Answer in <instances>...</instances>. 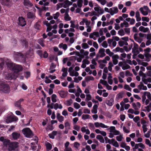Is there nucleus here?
<instances>
[{"mask_svg":"<svg viewBox=\"0 0 151 151\" xmlns=\"http://www.w3.org/2000/svg\"><path fill=\"white\" fill-rule=\"evenodd\" d=\"M8 66L14 71V73H18L21 71L23 69L22 65L15 63H10L8 64Z\"/></svg>","mask_w":151,"mask_h":151,"instance_id":"f257e3e1","label":"nucleus"},{"mask_svg":"<svg viewBox=\"0 0 151 151\" xmlns=\"http://www.w3.org/2000/svg\"><path fill=\"white\" fill-rule=\"evenodd\" d=\"M14 57L16 61L22 63H25L26 61V56L21 52H15Z\"/></svg>","mask_w":151,"mask_h":151,"instance_id":"f03ea898","label":"nucleus"},{"mask_svg":"<svg viewBox=\"0 0 151 151\" xmlns=\"http://www.w3.org/2000/svg\"><path fill=\"white\" fill-rule=\"evenodd\" d=\"M22 132L24 136L28 138H31L34 136L32 131L29 128H25L22 130Z\"/></svg>","mask_w":151,"mask_h":151,"instance_id":"7ed1b4c3","label":"nucleus"},{"mask_svg":"<svg viewBox=\"0 0 151 151\" xmlns=\"http://www.w3.org/2000/svg\"><path fill=\"white\" fill-rule=\"evenodd\" d=\"M10 88L8 84L2 81L0 82V91L4 93H8L10 91Z\"/></svg>","mask_w":151,"mask_h":151,"instance_id":"20e7f679","label":"nucleus"},{"mask_svg":"<svg viewBox=\"0 0 151 151\" xmlns=\"http://www.w3.org/2000/svg\"><path fill=\"white\" fill-rule=\"evenodd\" d=\"M18 118L14 115H9L7 117L6 122L7 123H11L13 122L17 121Z\"/></svg>","mask_w":151,"mask_h":151,"instance_id":"39448f33","label":"nucleus"},{"mask_svg":"<svg viewBox=\"0 0 151 151\" xmlns=\"http://www.w3.org/2000/svg\"><path fill=\"white\" fill-rule=\"evenodd\" d=\"M18 143L17 142H12L9 144L8 149L9 151L14 150L17 147Z\"/></svg>","mask_w":151,"mask_h":151,"instance_id":"423d86ee","label":"nucleus"},{"mask_svg":"<svg viewBox=\"0 0 151 151\" xmlns=\"http://www.w3.org/2000/svg\"><path fill=\"white\" fill-rule=\"evenodd\" d=\"M36 53L41 58H46L48 57V54L47 52L46 51H45L43 55L42 51L40 50H37L36 51Z\"/></svg>","mask_w":151,"mask_h":151,"instance_id":"0eeeda50","label":"nucleus"},{"mask_svg":"<svg viewBox=\"0 0 151 151\" xmlns=\"http://www.w3.org/2000/svg\"><path fill=\"white\" fill-rule=\"evenodd\" d=\"M18 24L19 25L24 27L26 24V22L24 19L22 17H19L18 18Z\"/></svg>","mask_w":151,"mask_h":151,"instance_id":"6e6552de","label":"nucleus"},{"mask_svg":"<svg viewBox=\"0 0 151 151\" xmlns=\"http://www.w3.org/2000/svg\"><path fill=\"white\" fill-rule=\"evenodd\" d=\"M20 42L22 45L25 48H27L28 47V40L26 39L23 38L21 39Z\"/></svg>","mask_w":151,"mask_h":151,"instance_id":"1a4fd4ad","label":"nucleus"},{"mask_svg":"<svg viewBox=\"0 0 151 151\" xmlns=\"http://www.w3.org/2000/svg\"><path fill=\"white\" fill-rule=\"evenodd\" d=\"M110 13L111 16H113L114 14L117 13L119 11L117 7H114L109 9Z\"/></svg>","mask_w":151,"mask_h":151,"instance_id":"9d476101","label":"nucleus"},{"mask_svg":"<svg viewBox=\"0 0 151 151\" xmlns=\"http://www.w3.org/2000/svg\"><path fill=\"white\" fill-rule=\"evenodd\" d=\"M124 93L123 91H121L118 93L116 97V100H118L120 99H122L124 96Z\"/></svg>","mask_w":151,"mask_h":151,"instance_id":"9b49d317","label":"nucleus"},{"mask_svg":"<svg viewBox=\"0 0 151 151\" xmlns=\"http://www.w3.org/2000/svg\"><path fill=\"white\" fill-rule=\"evenodd\" d=\"M12 136L14 140H16L19 138L20 136V134L15 132L12 133Z\"/></svg>","mask_w":151,"mask_h":151,"instance_id":"f8f14e48","label":"nucleus"},{"mask_svg":"<svg viewBox=\"0 0 151 151\" xmlns=\"http://www.w3.org/2000/svg\"><path fill=\"white\" fill-rule=\"evenodd\" d=\"M119 56L118 55H114L112 57V58L113 59V62L114 64L115 65H116L118 62V60L117 59L119 58Z\"/></svg>","mask_w":151,"mask_h":151,"instance_id":"ddd939ff","label":"nucleus"},{"mask_svg":"<svg viewBox=\"0 0 151 151\" xmlns=\"http://www.w3.org/2000/svg\"><path fill=\"white\" fill-rule=\"evenodd\" d=\"M114 103V99L111 98L109 100H106V103L107 105L109 106H112Z\"/></svg>","mask_w":151,"mask_h":151,"instance_id":"4468645a","label":"nucleus"},{"mask_svg":"<svg viewBox=\"0 0 151 151\" xmlns=\"http://www.w3.org/2000/svg\"><path fill=\"white\" fill-rule=\"evenodd\" d=\"M25 6L28 7H32L33 4L30 2L29 0H24L23 2Z\"/></svg>","mask_w":151,"mask_h":151,"instance_id":"2eb2a0df","label":"nucleus"},{"mask_svg":"<svg viewBox=\"0 0 151 151\" xmlns=\"http://www.w3.org/2000/svg\"><path fill=\"white\" fill-rule=\"evenodd\" d=\"M105 51V49L103 48H101L100 49L99 52L100 54L99 56L100 58H102L106 55V54L104 53Z\"/></svg>","mask_w":151,"mask_h":151,"instance_id":"dca6fc26","label":"nucleus"},{"mask_svg":"<svg viewBox=\"0 0 151 151\" xmlns=\"http://www.w3.org/2000/svg\"><path fill=\"white\" fill-rule=\"evenodd\" d=\"M58 93L62 98H65L66 96V92L63 90L58 91Z\"/></svg>","mask_w":151,"mask_h":151,"instance_id":"f3484780","label":"nucleus"},{"mask_svg":"<svg viewBox=\"0 0 151 151\" xmlns=\"http://www.w3.org/2000/svg\"><path fill=\"white\" fill-rule=\"evenodd\" d=\"M57 132L56 131H53L52 133L49 134L48 136L49 137L52 139L55 138V136L57 134Z\"/></svg>","mask_w":151,"mask_h":151,"instance_id":"a211bd4d","label":"nucleus"},{"mask_svg":"<svg viewBox=\"0 0 151 151\" xmlns=\"http://www.w3.org/2000/svg\"><path fill=\"white\" fill-rule=\"evenodd\" d=\"M24 100L23 99H21L18 101L16 102L15 103V106L20 107H21V102Z\"/></svg>","mask_w":151,"mask_h":151,"instance_id":"6ab92c4d","label":"nucleus"},{"mask_svg":"<svg viewBox=\"0 0 151 151\" xmlns=\"http://www.w3.org/2000/svg\"><path fill=\"white\" fill-rule=\"evenodd\" d=\"M134 43V47L132 48V52L135 53V50L138 49V45L132 40Z\"/></svg>","mask_w":151,"mask_h":151,"instance_id":"aec40b11","label":"nucleus"},{"mask_svg":"<svg viewBox=\"0 0 151 151\" xmlns=\"http://www.w3.org/2000/svg\"><path fill=\"white\" fill-rule=\"evenodd\" d=\"M59 47L60 48H62L64 50H65L67 49L68 46H67V44H63V43H61L59 45Z\"/></svg>","mask_w":151,"mask_h":151,"instance_id":"412c9836","label":"nucleus"},{"mask_svg":"<svg viewBox=\"0 0 151 151\" xmlns=\"http://www.w3.org/2000/svg\"><path fill=\"white\" fill-rule=\"evenodd\" d=\"M105 139V142L106 143H108L110 144H111L112 143H113L114 142L115 139H112L111 140H111L109 139L108 137H104Z\"/></svg>","mask_w":151,"mask_h":151,"instance_id":"4be33fe9","label":"nucleus"},{"mask_svg":"<svg viewBox=\"0 0 151 151\" xmlns=\"http://www.w3.org/2000/svg\"><path fill=\"white\" fill-rule=\"evenodd\" d=\"M35 17L34 13L33 12H29L27 13V17L28 19H32Z\"/></svg>","mask_w":151,"mask_h":151,"instance_id":"5701e85b","label":"nucleus"},{"mask_svg":"<svg viewBox=\"0 0 151 151\" xmlns=\"http://www.w3.org/2000/svg\"><path fill=\"white\" fill-rule=\"evenodd\" d=\"M96 138L99 140L100 142L103 143L104 142V139L101 135H98L96 137Z\"/></svg>","mask_w":151,"mask_h":151,"instance_id":"b1692460","label":"nucleus"},{"mask_svg":"<svg viewBox=\"0 0 151 151\" xmlns=\"http://www.w3.org/2000/svg\"><path fill=\"white\" fill-rule=\"evenodd\" d=\"M98 107L97 105L95 104L94 105L93 107V109L91 110V112L93 113L96 114L97 113V109Z\"/></svg>","mask_w":151,"mask_h":151,"instance_id":"393cba45","label":"nucleus"},{"mask_svg":"<svg viewBox=\"0 0 151 151\" xmlns=\"http://www.w3.org/2000/svg\"><path fill=\"white\" fill-rule=\"evenodd\" d=\"M139 10L140 11L142 14L144 16H146L148 14V11H145L143 10V7H141L139 9Z\"/></svg>","mask_w":151,"mask_h":151,"instance_id":"a878e982","label":"nucleus"},{"mask_svg":"<svg viewBox=\"0 0 151 151\" xmlns=\"http://www.w3.org/2000/svg\"><path fill=\"white\" fill-rule=\"evenodd\" d=\"M56 95L55 94H53L51 96V100L52 102L55 103L57 101L56 98Z\"/></svg>","mask_w":151,"mask_h":151,"instance_id":"bb28decb","label":"nucleus"},{"mask_svg":"<svg viewBox=\"0 0 151 151\" xmlns=\"http://www.w3.org/2000/svg\"><path fill=\"white\" fill-rule=\"evenodd\" d=\"M85 80L87 82L90 80H94V78L92 76H87L85 77Z\"/></svg>","mask_w":151,"mask_h":151,"instance_id":"cd10ccee","label":"nucleus"},{"mask_svg":"<svg viewBox=\"0 0 151 151\" xmlns=\"http://www.w3.org/2000/svg\"><path fill=\"white\" fill-rule=\"evenodd\" d=\"M46 149L47 151L51 150L52 148V145L50 143L47 142L46 145Z\"/></svg>","mask_w":151,"mask_h":151,"instance_id":"c85d7f7f","label":"nucleus"},{"mask_svg":"<svg viewBox=\"0 0 151 151\" xmlns=\"http://www.w3.org/2000/svg\"><path fill=\"white\" fill-rule=\"evenodd\" d=\"M64 19L65 21H70L71 19V18L69 16L68 14H65Z\"/></svg>","mask_w":151,"mask_h":151,"instance_id":"c756f323","label":"nucleus"},{"mask_svg":"<svg viewBox=\"0 0 151 151\" xmlns=\"http://www.w3.org/2000/svg\"><path fill=\"white\" fill-rule=\"evenodd\" d=\"M83 3V0H78L77 1L78 6L80 8H81L82 6Z\"/></svg>","mask_w":151,"mask_h":151,"instance_id":"7c9ffc66","label":"nucleus"},{"mask_svg":"<svg viewBox=\"0 0 151 151\" xmlns=\"http://www.w3.org/2000/svg\"><path fill=\"white\" fill-rule=\"evenodd\" d=\"M90 115L88 114H83L82 116V119L83 120L89 118Z\"/></svg>","mask_w":151,"mask_h":151,"instance_id":"2f4dec72","label":"nucleus"},{"mask_svg":"<svg viewBox=\"0 0 151 151\" xmlns=\"http://www.w3.org/2000/svg\"><path fill=\"white\" fill-rule=\"evenodd\" d=\"M124 88L125 89L129 91H131V88L130 87L129 85L127 84H125L124 86Z\"/></svg>","mask_w":151,"mask_h":151,"instance_id":"473e14b6","label":"nucleus"},{"mask_svg":"<svg viewBox=\"0 0 151 151\" xmlns=\"http://www.w3.org/2000/svg\"><path fill=\"white\" fill-rule=\"evenodd\" d=\"M40 25L37 22L35 24L34 27L37 30H40Z\"/></svg>","mask_w":151,"mask_h":151,"instance_id":"72a5a7b5","label":"nucleus"},{"mask_svg":"<svg viewBox=\"0 0 151 151\" xmlns=\"http://www.w3.org/2000/svg\"><path fill=\"white\" fill-rule=\"evenodd\" d=\"M63 3H59L57 4L56 5V10H58L60 8L63 7Z\"/></svg>","mask_w":151,"mask_h":151,"instance_id":"f704fd0d","label":"nucleus"},{"mask_svg":"<svg viewBox=\"0 0 151 151\" xmlns=\"http://www.w3.org/2000/svg\"><path fill=\"white\" fill-rule=\"evenodd\" d=\"M73 105L74 107L77 109H79L80 107V104L76 102L74 103L73 104Z\"/></svg>","mask_w":151,"mask_h":151,"instance_id":"c9c22d12","label":"nucleus"},{"mask_svg":"<svg viewBox=\"0 0 151 151\" xmlns=\"http://www.w3.org/2000/svg\"><path fill=\"white\" fill-rule=\"evenodd\" d=\"M60 15V13L58 12H56L55 14L53 15V18L55 19H57Z\"/></svg>","mask_w":151,"mask_h":151,"instance_id":"e433bc0d","label":"nucleus"},{"mask_svg":"<svg viewBox=\"0 0 151 151\" xmlns=\"http://www.w3.org/2000/svg\"><path fill=\"white\" fill-rule=\"evenodd\" d=\"M118 33L119 35L121 36H123L125 34L124 31L122 29L119 30L118 32Z\"/></svg>","mask_w":151,"mask_h":151,"instance_id":"4c0bfd02","label":"nucleus"},{"mask_svg":"<svg viewBox=\"0 0 151 151\" xmlns=\"http://www.w3.org/2000/svg\"><path fill=\"white\" fill-rule=\"evenodd\" d=\"M105 39V37L104 36H101V38H99L98 39V42L99 43H101L103 40Z\"/></svg>","mask_w":151,"mask_h":151,"instance_id":"58836bf2","label":"nucleus"},{"mask_svg":"<svg viewBox=\"0 0 151 151\" xmlns=\"http://www.w3.org/2000/svg\"><path fill=\"white\" fill-rule=\"evenodd\" d=\"M100 82L101 83L106 86L108 85L107 81L105 80H103L101 79L100 80Z\"/></svg>","mask_w":151,"mask_h":151,"instance_id":"ea45409f","label":"nucleus"},{"mask_svg":"<svg viewBox=\"0 0 151 151\" xmlns=\"http://www.w3.org/2000/svg\"><path fill=\"white\" fill-rule=\"evenodd\" d=\"M64 3L65 4H67L68 6H69L71 5L73 3L70 1L68 0H66L64 1Z\"/></svg>","mask_w":151,"mask_h":151,"instance_id":"a19ab883","label":"nucleus"},{"mask_svg":"<svg viewBox=\"0 0 151 151\" xmlns=\"http://www.w3.org/2000/svg\"><path fill=\"white\" fill-rule=\"evenodd\" d=\"M66 105L67 106H70L73 103V101L71 99H70L67 101Z\"/></svg>","mask_w":151,"mask_h":151,"instance_id":"79ce46f5","label":"nucleus"},{"mask_svg":"<svg viewBox=\"0 0 151 151\" xmlns=\"http://www.w3.org/2000/svg\"><path fill=\"white\" fill-rule=\"evenodd\" d=\"M143 94L145 95V96H147L148 99L151 96V94L150 92L145 91L144 92Z\"/></svg>","mask_w":151,"mask_h":151,"instance_id":"37998d69","label":"nucleus"},{"mask_svg":"<svg viewBox=\"0 0 151 151\" xmlns=\"http://www.w3.org/2000/svg\"><path fill=\"white\" fill-rule=\"evenodd\" d=\"M38 42L43 47H44L45 46V44L43 43V40L42 39H39L38 40Z\"/></svg>","mask_w":151,"mask_h":151,"instance_id":"c03bdc74","label":"nucleus"},{"mask_svg":"<svg viewBox=\"0 0 151 151\" xmlns=\"http://www.w3.org/2000/svg\"><path fill=\"white\" fill-rule=\"evenodd\" d=\"M65 126L66 128H67L68 129H70V124L68 122H67L65 123Z\"/></svg>","mask_w":151,"mask_h":151,"instance_id":"a18cd8bd","label":"nucleus"},{"mask_svg":"<svg viewBox=\"0 0 151 151\" xmlns=\"http://www.w3.org/2000/svg\"><path fill=\"white\" fill-rule=\"evenodd\" d=\"M83 21L84 22H85L86 25V27L88 26H90L89 25L91 24L90 21H88L87 19H83Z\"/></svg>","mask_w":151,"mask_h":151,"instance_id":"49530a36","label":"nucleus"},{"mask_svg":"<svg viewBox=\"0 0 151 151\" xmlns=\"http://www.w3.org/2000/svg\"><path fill=\"white\" fill-rule=\"evenodd\" d=\"M82 45V48L84 49H87L89 47L88 45L86 43H83Z\"/></svg>","mask_w":151,"mask_h":151,"instance_id":"de8ad7c7","label":"nucleus"},{"mask_svg":"<svg viewBox=\"0 0 151 151\" xmlns=\"http://www.w3.org/2000/svg\"><path fill=\"white\" fill-rule=\"evenodd\" d=\"M130 68V66L126 64L125 65L123 66L122 68L123 70H125L126 69H128Z\"/></svg>","mask_w":151,"mask_h":151,"instance_id":"09e8293b","label":"nucleus"},{"mask_svg":"<svg viewBox=\"0 0 151 151\" xmlns=\"http://www.w3.org/2000/svg\"><path fill=\"white\" fill-rule=\"evenodd\" d=\"M133 120L135 123H137L139 120L140 117L139 116H136L133 118Z\"/></svg>","mask_w":151,"mask_h":151,"instance_id":"8fccbe9b","label":"nucleus"},{"mask_svg":"<svg viewBox=\"0 0 151 151\" xmlns=\"http://www.w3.org/2000/svg\"><path fill=\"white\" fill-rule=\"evenodd\" d=\"M123 138L122 136L121 135L116 137V139L118 141H121Z\"/></svg>","mask_w":151,"mask_h":151,"instance_id":"3c124183","label":"nucleus"},{"mask_svg":"<svg viewBox=\"0 0 151 151\" xmlns=\"http://www.w3.org/2000/svg\"><path fill=\"white\" fill-rule=\"evenodd\" d=\"M10 140L8 139H5L4 141L3 142L4 144V145H8L10 143Z\"/></svg>","mask_w":151,"mask_h":151,"instance_id":"603ef678","label":"nucleus"},{"mask_svg":"<svg viewBox=\"0 0 151 151\" xmlns=\"http://www.w3.org/2000/svg\"><path fill=\"white\" fill-rule=\"evenodd\" d=\"M102 46L104 48H106L108 46V44L106 41H104L101 44Z\"/></svg>","mask_w":151,"mask_h":151,"instance_id":"864d4df0","label":"nucleus"},{"mask_svg":"<svg viewBox=\"0 0 151 151\" xmlns=\"http://www.w3.org/2000/svg\"><path fill=\"white\" fill-rule=\"evenodd\" d=\"M132 73H130V71L128 70H127L126 71L125 76H132Z\"/></svg>","mask_w":151,"mask_h":151,"instance_id":"5fc2aeb1","label":"nucleus"},{"mask_svg":"<svg viewBox=\"0 0 151 151\" xmlns=\"http://www.w3.org/2000/svg\"><path fill=\"white\" fill-rule=\"evenodd\" d=\"M88 125L90 129H95L94 125L92 123H89L88 124Z\"/></svg>","mask_w":151,"mask_h":151,"instance_id":"6e6d98bb","label":"nucleus"},{"mask_svg":"<svg viewBox=\"0 0 151 151\" xmlns=\"http://www.w3.org/2000/svg\"><path fill=\"white\" fill-rule=\"evenodd\" d=\"M142 19L143 21H146L147 22H149V19L148 17H142Z\"/></svg>","mask_w":151,"mask_h":151,"instance_id":"4d7b16f0","label":"nucleus"},{"mask_svg":"<svg viewBox=\"0 0 151 151\" xmlns=\"http://www.w3.org/2000/svg\"><path fill=\"white\" fill-rule=\"evenodd\" d=\"M110 132H113L114 131L116 130L115 127L114 126H111L110 127Z\"/></svg>","mask_w":151,"mask_h":151,"instance_id":"13d9d810","label":"nucleus"},{"mask_svg":"<svg viewBox=\"0 0 151 151\" xmlns=\"http://www.w3.org/2000/svg\"><path fill=\"white\" fill-rule=\"evenodd\" d=\"M12 40V43L13 45H15L17 44V41L16 39H13Z\"/></svg>","mask_w":151,"mask_h":151,"instance_id":"bf43d9fd","label":"nucleus"},{"mask_svg":"<svg viewBox=\"0 0 151 151\" xmlns=\"http://www.w3.org/2000/svg\"><path fill=\"white\" fill-rule=\"evenodd\" d=\"M132 106L133 108L135 110H137L139 109V108L137 107L136 104L134 103H132Z\"/></svg>","mask_w":151,"mask_h":151,"instance_id":"052dcab7","label":"nucleus"},{"mask_svg":"<svg viewBox=\"0 0 151 151\" xmlns=\"http://www.w3.org/2000/svg\"><path fill=\"white\" fill-rule=\"evenodd\" d=\"M123 130L124 132L126 133H129L130 132V131L129 130L127 129L126 127L124 126L123 127Z\"/></svg>","mask_w":151,"mask_h":151,"instance_id":"680f3d73","label":"nucleus"},{"mask_svg":"<svg viewBox=\"0 0 151 151\" xmlns=\"http://www.w3.org/2000/svg\"><path fill=\"white\" fill-rule=\"evenodd\" d=\"M91 98V96L90 94H88L86 95V99L88 101L90 100Z\"/></svg>","mask_w":151,"mask_h":151,"instance_id":"e2e57ef3","label":"nucleus"},{"mask_svg":"<svg viewBox=\"0 0 151 151\" xmlns=\"http://www.w3.org/2000/svg\"><path fill=\"white\" fill-rule=\"evenodd\" d=\"M113 145L116 147H119V145L118 143V142L116 141H114V142H113Z\"/></svg>","mask_w":151,"mask_h":151,"instance_id":"0e129e2a","label":"nucleus"},{"mask_svg":"<svg viewBox=\"0 0 151 151\" xmlns=\"http://www.w3.org/2000/svg\"><path fill=\"white\" fill-rule=\"evenodd\" d=\"M56 66L53 63H52L51 64L50 66L49 70H51L55 68Z\"/></svg>","mask_w":151,"mask_h":151,"instance_id":"69168bd1","label":"nucleus"},{"mask_svg":"<svg viewBox=\"0 0 151 151\" xmlns=\"http://www.w3.org/2000/svg\"><path fill=\"white\" fill-rule=\"evenodd\" d=\"M83 113H84L90 114V111L88 109H84L83 110Z\"/></svg>","mask_w":151,"mask_h":151,"instance_id":"338daca9","label":"nucleus"},{"mask_svg":"<svg viewBox=\"0 0 151 151\" xmlns=\"http://www.w3.org/2000/svg\"><path fill=\"white\" fill-rule=\"evenodd\" d=\"M64 119V117L63 116H60V117H59L57 119L58 120V121L60 122H62L63 121Z\"/></svg>","mask_w":151,"mask_h":151,"instance_id":"774afa93","label":"nucleus"}]
</instances>
